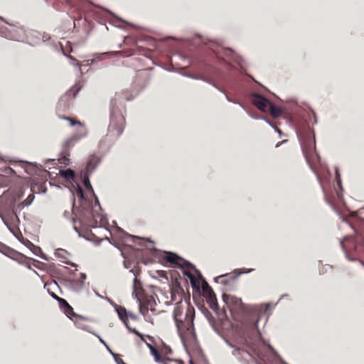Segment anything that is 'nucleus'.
Returning a JSON list of instances; mask_svg holds the SVG:
<instances>
[{
	"mask_svg": "<svg viewBox=\"0 0 364 364\" xmlns=\"http://www.w3.org/2000/svg\"><path fill=\"white\" fill-rule=\"evenodd\" d=\"M173 317L181 336H190L193 333L195 309L189 303H178L173 310Z\"/></svg>",
	"mask_w": 364,
	"mask_h": 364,
	"instance_id": "1",
	"label": "nucleus"
},
{
	"mask_svg": "<svg viewBox=\"0 0 364 364\" xmlns=\"http://www.w3.org/2000/svg\"><path fill=\"white\" fill-rule=\"evenodd\" d=\"M300 140L304 155L311 170L319 179V171L322 168L320 157L316 151V142L314 134L308 129L300 136Z\"/></svg>",
	"mask_w": 364,
	"mask_h": 364,
	"instance_id": "2",
	"label": "nucleus"
},
{
	"mask_svg": "<svg viewBox=\"0 0 364 364\" xmlns=\"http://www.w3.org/2000/svg\"><path fill=\"white\" fill-rule=\"evenodd\" d=\"M223 300L229 309L235 321H242L243 318L250 313V308L242 300L235 296L223 294Z\"/></svg>",
	"mask_w": 364,
	"mask_h": 364,
	"instance_id": "3",
	"label": "nucleus"
},
{
	"mask_svg": "<svg viewBox=\"0 0 364 364\" xmlns=\"http://www.w3.org/2000/svg\"><path fill=\"white\" fill-rule=\"evenodd\" d=\"M58 117L61 119L66 120L69 122L70 126H79L80 129L71 137L68 139L63 144L64 151L63 154L66 155H69L68 151L69 149L74 146L75 142L82 138H85L87 135V130L85 126V124L78 121L75 118H72L70 117H67L65 115H58Z\"/></svg>",
	"mask_w": 364,
	"mask_h": 364,
	"instance_id": "4",
	"label": "nucleus"
},
{
	"mask_svg": "<svg viewBox=\"0 0 364 364\" xmlns=\"http://www.w3.org/2000/svg\"><path fill=\"white\" fill-rule=\"evenodd\" d=\"M125 126V119L120 112H112L108 127V134L117 139L123 132Z\"/></svg>",
	"mask_w": 364,
	"mask_h": 364,
	"instance_id": "5",
	"label": "nucleus"
},
{
	"mask_svg": "<svg viewBox=\"0 0 364 364\" xmlns=\"http://www.w3.org/2000/svg\"><path fill=\"white\" fill-rule=\"evenodd\" d=\"M80 90V87L75 85L73 86L64 95H63L58 102V111H65L69 109L72 101L75 99Z\"/></svg>",
	"mask_w": 364,
	"mask_h": 364,
	"instance_id": "6",
	"label": "nucleus"
},
{
	"mask_svg": "<svg viewBox=\"0 0 364 364\" xmlns=\"http://www.w3.org/2000/svg\"><path fill=\"white\" fill-rule=\"evenodd\" d=\"M138 303L139 311L144 317L148 316L149 310L153 312V314H156L154 307L156 301L152 296L148 295Z\"/></svg>",
	"mask_w": 364,
	"mask_h": 364,
	"instance_id": "7",
	"label": "nucleus"
},
{
	"mask_svg": "<svg viewBox=\"0 0 364 364\" xmlns=\"http://www.w3.org/2000/svg\"><path fill=\"white\" fill-rule=\"evenodd\" d=\"M252 103L262 112H267V109L269 107L271 102L259 94H254Z\"/></svg>",
	"mask_w": 364,
	"mask_h": 364,
	"instance_id": "8",
	"label": "nucleus"
},
{
	"mask_svg": "<svg viewBox=\"0 0 364 364\" xmlns=\"http://www.w3.org/2000/svg\"><path fill=\"white\" fill-rule=\"evenodd\" d=\"M115 310L121 319V321L124 323L126 327L131 331L134 333H136L138 336H141V335L135 329H132L129 326V321H128V312L127 311V309L122 306L117 305L115 306Z\"/></svg>",
	"mask_w": 364,
	"mask_h": 364,
	"instance_id": "9",
	"label": "nucleus"
},
{
	"mask_svg": "<svg viewBox=\"0 0 364 364\" xmlns=\"http://www.w3.org/2000/svg\"><path fill=\"white\" fill-rule=\"evenodd\" d=\"M0 216L7 228L17 226L16 223L18 221V219L14 210H10L6 214H1Z\"/></svg>",
	"mask_w": 364,
	"mask_h": 364,
	"instance_id": "10",
	"label": "nucleus"
},
{
	"mask_svg": "<svg viewBox=\"0 0 364 364\" xmlns=\"http://www.w3.org/2000/svg\"><path fill=\"white\" fill-rule=\"evenodd\" d=\"M256 336V338L253 341H248L246 340V344L247 347L248 348L249 350H251L255 355H257L258 357H260V351H259V343L260 341L259 340V337L260 336L259 333L258 331L254 332Z\"/></svg>",
	"mask_w": 364,
	"mask_h": 364,
	"instance_id": "11",
	"label": "nucleus"
},
{
	"mask_svg": "<svg viewBox=\"0 0 364 364\" xmlns=\"http://www.w3.org/2000/svg\"><path fill=\"white\" fill-rule=\"evenodd\" d=\"M165 259L166 261L171 264L178 265L181 267H192V264L186 261H183V264L179 263V261L181 259L177 255L172 252H167L166 254Z\"/></svg>",
	"mask_w": 364,
	"mask_h": 364,
	"instance_id": "12",
	"label": "nucleus"
},
{
	"mask_svg": "<svg viewBox=\"0 0 364 364\" xmlns=\"http://www.w3.org/2000/svg\"><path fill=\"white\" fill-rule=\"evenodd\" d=\"M132 294L134 298L136 299L138 302L148 296L145 294L141 282L136 278L134 280V289Z\"/></svg>",
	"mask_w": 364,
	"mask_h": 364,
	"instance_id": "13",
	"label": "nucleus"
},
{
	"mask_svg": "<svg viewBox=\"0 0 364 364\" xmlns=\"http://www.w3.org/2000/svg\"><path fill=\"white\" fill-rule=\"evenodd\" d=\"M60 309L62 311L70 318H72L76 313H75L73 308L64 299H57Z\"/></svg>",
	"mask_w": 364,
	"mask_h": 364,
	"instance_id": "14",
	"label": "nucleus"
},
{
	"mask_svg": "<svg viewBox=\"0 0 364 364\" xmlns=\"http://www.w3.org/2000/svg\"><path fill=\"white\" fill-rule=\"evenodd\" d=\"M100 162V159L98 156L95 154L90 155L87 161L85 173H92Z\"/></svg>",
	"mask_w": 364,
	"mask_h": 364,
	"instance_id": "15",
	"label": "nucleus"
},
{
	"mask_svg": "<svg viewBox=\"0 0 364 364\" xmlns=\"http://www.w3.org/2000/svg\"><path fill=\"white\" fill-rule=\"evenodd\" d=\"M71 319L74 321L75 326L78 328H81L85 331H89L90 326L87 324L89 319L87 318L76 314Z\"/></svg>",
	"mask_w": 364,
	"mask_h": 364,
	"instance_id": "16",
	"label": "nucleus"
},
{
	"mask_svg": "<svg viewBox=\"0 0 364 364\" xmlns=\"http://www.w3.org/2000/svg\"><path fill=\"white\" fill-rule=\"evenodd\" d=\"M204 296L206 298L207 303L208 304L210 308L213 311H217L218 309V304L217 301L216 295L213 290L204 294Z\"/></svg>",
	"mask_w": 364,
	"mask_h": 364,
	"instance_id": "17",
	"label": "nucleus"
},
{
	"mask_svg": "<svg viewBox=\"0 0 364 364\" xmlns=\"http://www.w3.org/2000/svg\"><path fill=\"white\" fill-rule=\"evenodd\" d=\"M241 274L240 272L234 271L232 273L226 274L221 275L218 277V281L220 280V282L223 285L230 284V281L227 279V277H231L232 280H235L239 275Z\"/></svg>",
	"mask_w": 364,
	"mask_h": 364,
	"instance_id": "18",
	"label": "nucleus"
},
{
	"mask_svg": "<svg viewBox=\"0 0 364 364\" xmlns=\"http://www.w3.org/2000/svg\"><path fill=\"white\" fill-rule=\"evenodd\" d=\"M80 236L90 241H96L97 237L92 232L91 229H75Z\"/></svg>",
	"mask_w": 364,
	"mask_h": 364,
	"instance_id": "19",
	"label": "nucleus"
},
{
	"mask_svg": "<svg viewBox=\"0 0 364 364\" xmlns=\"http://www.w3.org/2000/svg\"><path fill=\"white\" fill-rule=\"evenodd\" d=\"M10 231L14 234V235L23 244H24L26 246L28 247L29 245H32L31 242L25 239L22 233L21 232V229H9Z\"/></svg>",
	"mask_w": 364,
	"mask_h": 364,
	"instance_id": "20",
	"label": "nucleus"
},
{
	"mask_svg": "<svg viewBox=\"0 0 364 364\" xmlns=\"http://www.w3.org/2000/svg\"><path fill=\"white\" fill-rule=\"evenodd\" d=\"M148 346L150 348L151 353L154 357L156 362L162 363L166 358L162 357L157 349L153 346L148 344Z\"/></svg>",
	"mask_w": 364,
	"mask_h": 364,
	"instance_id": "21",
	"label": "nucleus"
},
{
	"mask_svg": "<svg viewBox=\"0 0 364 364\" xmlns=\"http://www.w3.org/2000/svg\"><path fill=\"white\" fill-rule=\"evenodd\" d=\"M267 112L270 113L271 116L273 118H277L282 114L281 109L279 107L274 106L272 102L267 109Z\"/></svg>",
	"mask_w": 364,
	"mask_h": 364,
	"instance_id": "22",
	"label": "nucleus"
},
{
	"mask_svg": "<svg viewBox=\"0 0 364 364\" xmlns=\"http://www.w3.org/2000/svg\"><path fill=\"white\" fill-rule=\"evenodd\" d=\"M55 255L57 257L61 258L63 259H67L68 258V252L66 250L61 248L55 250ZM63 262L65 261L63 260Z\"/></svg>",
	"mask_w": 364,
	"mask_h": 364,
	"instance_id": "23",
	"label": "nucleus"
},
{
	"mask_svg": "<svg viewBox=\"0 0 364 364\" xmlns=\"http://www.w3.org/2000/svg\"><path fill=\"white\" fill-rule=\"evenodd\" d=\"M184 274L190 279L192 287L198 289L199 284H198L194 275L190 272H184Z\"/></svg>",
	"mask_w": 364,
	"mask_h": 364,
	"instance_id": "24",
	"label": "nucleus"
},
{
	"mask_svg": "<svg viewBox=\"0 0 364 364\" xmlns=\"http://www.w3.org/2000/svg\"><path fill=\"white\" fill-rule=\"evenodd\" d=\"M90 174V173H84L83 183H84V186H85V187L86 188L87 190L91 191L94 193L93 188L92 187V185H91V183L90 182V179H89V175Z\"/></svg>",
	"mask_w": 364,
	"mask_h": 364,
	"instance_id": "25",
	"label": "nucleus"
},
{
	"mask_svg": "<svg viewBox=\"0 0 364 364\" xmlns=\"http://www.w3.org/2000/svg\"><path fill=\"white\" fill-rule=\"evenodd\" d=\"M355 230H358V229ZM355 240L357 244L364 246V232L356 231Z\"/></svg>",
	"mask_w": 364,
	"mask_h": 364,
	"instance_id": "26",
	"label": "nucleus"
},
{
	"mask_svg": "<svg viewBox=\"0 0 364 364\" xmlns=\"http://www.w3.org/2000/svg\"><path fill=\"white\" fill-rule=\"evenodd\" d=\"M61 175L67 179H73L75 176L74 171L70 168L63 171Z\"/></svg>",
	"mask_w": 364,
	"mask_h": 364,
	"instance_id": "27",
	"label": "nucleus"
},
{
	"mask_svg": "<svg viewBox=\"0 0 364 364\" xmlns=\"http://www.w3.org/2000/svg\"><path fill=\"white\" fill-rule=\"evenodd\" d=\"M353 218L355 220V223L356 225H359L364 228V218L360 216L358 213H355L353 214Z\"/></svg>",
	"mask_w": 364,
	"mask_h": 364,
	"instance_id": "28",
	"label": "nucleus"
},
{
	"mask_svg": "<svg viewBox=\"0 0 364 364\" xmlns=\"http://www.w3.org/2000/svg\"><path fill=\"white\" fill-rule=\"evenodd\" d=\"M202 289L204 294L213 290L212 288L208 284V282L203 279H202Z\"/></svg>",
	"mask_w": 364,
	"mask_h": 364,
	"instance_id": "29",
	"label": "nucleus"
},
{
	"mask_svg": "<svg viewBox=\"0 0 364 364\" xmlns=\"http://www.w3.org/2000/svg\"><path fill=\"white\" fill-rule=\"evenodd\" d=\"M163 364H181V362L178 360H173L166 358L162 363Z\"/></svg>",
	"mask_w": 364,
	"mask_h": 364,
	"instance_id": "30",
	"label": "nucleus"
},
{
	"mask_svg": "<svg viewBox=\"0 0 364 364\" xmlns=\"http://www.w3.org/2000/svg\"><path fill=\"white\" fill-rule=\"evenodd\" d=\"M16 260H18L20 262H22V260L24 259L23 255L19 254L16 252H13V256H11Z\"/></svg>",
	"mask_w": 364,
	"mask_h": 364,
	"instance_id": "31",
	"label": "nucleus"
},
{
	"mask_svg": "<svg viewBox=\"0 0 364 364\" xmlns=\"http://www.w3.org/2000/svg\"><path fill=\"white\" fill-rule=\"evenodd\" d=\"M34 198V196L31 194L28 196V198L23 201V203L26 205H30Z\"/></svg>",
	"mask_w": 364,
	"mask_h": 364,
	"instance_id": "32",
	"label": "nucleus"
},
{
	"mask_svg": "<svg viewBox=\"0 0 364 364\" xmlns=\"http://www.w3.org/2000/svg\"><path fill=\"white\" fill-rule=\"evenodd\" d=\"M68 58H69L71 60H73L74 63H76V65H77L79 68H80V67L82 66L81 63H80V62H79V61H77V60L74 57H73L72 55H68Z\"/></svg>",
	"mask_w": 364,
	"mask_h": 364,
	"instance_id": "33",
	"label": "nucleus"
},
{
	"mask_svg": "<svg viewBox=\"0 0 364 364\" xmlns=\"http://www.w3.org/2000/svg\"><path fill=\"white\" fill-rule=\"evenodd\" d=\"M342 200V193L339 191H336V200L337 202H340Z\"/></svg>",
	"mask_w": 364,
	"mask_h": 364,
	"instance_id": "34",
	"label": "nucleus"
},
{
	"mask_svg": "<svg viewBox=\"0 0 364 364\" xmlns=\"http://www.w3.org/2000/svg\"><path fill=\"white\" fill-rule=\"evenodd\" d=\"M92 228H97V225L92 226ZM98 228H107L105 224H104L103 219H101V222Z\"/></svg>",
	"mask_w": 364,
	"mask_h": 364,
	"instance_id": "35",
	"label": "nucleus"
},
{
	"mask_svg": "<svg viewBox=\"0 0 364 364\" xmlns=\"http://www.w3.org/2000/svg\"><path fill=\"white\" fill-rule=\"evenodd\" d=\"M77 193L78 196H80V197L83 198L84 193H83V191H82V188L78 187Z\"/></svg>",
	"mask_w": 364,
	"mask_h": 364,
	"instance_id": "36",
	"label": "nucleus"
},
{
	"mask_svg": "<svg viewBox=\"0 0 364 364\" xmlns=\"http://www.w3.org/2000/svg\"><path fill=\"white\" fill-rule=\"evenodd\" d=\"M323 189H324V188H323ZM323 192H324V193H325V197H326V200L328 201V203L329 204H332V203H333V202L330 200V198H328V196H327V194L326 193L325 190H323Z\"/></svg>",
	"mask_w": 364,
	"mask_h": 364,
	"instance_id": "37",
	"label": "nucleus"
},
{
	"mask_svg": "<svg viewBox=\"0 0 364 364\" xmlns=\"http://www.w3.org/2000/svg\"><path fill=\"white\" fill-rule=\"evenodd\" d=\"M129 317H130L132 319H134V320H135L136 318V316L132 313H128V318Z\"/></svg>",
	"mask_w": 364,
	"mask_h": 364,
	"instance_id": "38",
	"label": "nucleus"
},
{
	"mask_svg": "<svg viewBox=\"0 0 364 364\" xmlns=\"http://www.w3.org/2000/svg\"><path fill=\"white\" fill-rule=\"evenodd\" d=\"M115 360L118 364H126L124 363V361L121 358L117 359L115 358Z\"/></svg>",
	"mask_w": 364,
	"mask_h": 364,
	"instance_id": "39",
	"label": "nucleus"
},
{
	"mask_svg": "<svg viewBox=\"0 0 364 364\" xmlns=\"http://www.w3.org/2000/svg\"><path fill=\"white\" fill-rule=\"evenodd\" d=\"M52 297L54 298L56 301H57V299H62L61 297L57 296L56 294H55L54 293H53L51 294Z\"/></svg>",
	"mask_w": 364,
	"mask_h": 364,
	"instance_id": "40",
	"label": "nucleus"
},
{
	"mask_svg": "<svg viewBox=\"0 0 364 364\" xmlns=\"http://www.w3.org/2000/svg\"><path fill=\"white\" fill-rule=\"evenodd\" d=\"M286 141H287V140H284V141H282V142H279V143L277 144L276 147L279 146V145H280L281 144L284 143V142H286Z\"/></svg>",
	"mask_w": 364,
	"mask_h": 364,
	"instance_id": "41",
	"label": "nucleus"
},
{
	"mask_svg": "<svg viewBox=\"0 0 364 364\" xmlns=\"http://www.w3.org/2000/svg\"><path fill=\"white\" fill-rule=\"evenodd\" d=\"M227 279L230 281V284H231L232 282H233L235 281V280H232L231 277H227Z\"/></svg>",
	"mask_w": 364,
	"mask_h": 364,
	"instance_id": "42",
	"label": "nucleus"
},
{
	"mask_svg": "<svg viewBox=\"0 0 364 364\" xmlns=\"http://www.w3.org/2000/svg\"><path fill=\"white\" fill-rule=\"evenodd\" d=\"M100 341H101L104 345H105V346H106L105 342L102 338H100Z\"/></svg>",
	"mask_w": 364,
	"mask_h": 364,
	"instance_id": "43",
	"label": "nucleus"
},
{
	"mask_svg": "<svg viewBox=\"0 0 364 364\" xmlns=\"http://www.w3.org/2000/svg\"><path fill=\"white\" fill-rule=\"evenodd\" d=\"M253 328H254V329L257 328V323H255L253 324Z\"/></svg>",
	"mask_w": 364,
	"mask_h": 364,
	"instance_id": "44",
	"label": "nucleus"
},
{
	"mask_svg": "<svg viewBox=\"0 0 364 364\" xmlns=\"http://www.w3.org/2000/svg\"><path fill=\"white\" fill-rule=\"evenodd\" d=\"M276 130H277L279 134H281V133H282L281 130H280V129H279L278 128H276Z\"/></svg>",
	"mask_w": 364,
	"mask_h": 364,
	"instance_id": "45",
	"label": "nucleus"
},
{
	"mask_svg": "<svg viewBox=\"0 0 364 364\" xmlns=\"http://www.w3.org/2000/svg\"><path fill=\"white\" fill-rule=\"evenodd\" d=\"M113 230H115L116 232L118 231V230H122V229H117V228H115V229H112Z\"/></svg>",
	"mask_w": 364,
	"mask_h": 364,
	"instance_id": "46",
	"label": "nucleus"
},
{
	"mask_svg": "<svg viewBox=\"0 0 364 364\" xmlns=\"http://www.w3.org/2000/svg\"><path fill=\"white\" fill-rule=\"evenodd\" d=\"M41 257H42L43 259H46V260H47V258H46V256H41Z\"/></svg>",
	"mask_w": 364,
	"mask_h": 364,
	"instance_id": "47",
	"label": "nucleus"
},
{
	"mask_svg": "<svg viewBox=\"0 0 364 364\" xmlns=\"http://www.w3.org/2000/svg\"><path fill=\"white\" fill-rule=\"evenodd\" d=\"M338 183V186H340V188H341V181H339Z\"/></svg>",
	"mask_w": 364,
	"mask_h": 364,
	"instance_id": "48",
	"label": "nucleus"
},
{
	"mask_svg": "<svg viewBox=\"0 0 364 364\" xmlns=\"http://www.w3.org/2000/svg\"><path fill=\"white\" fill-rule=\"evenodd\" d=\"M190 364H194L192 360H190Z\"/></svg>",
	"mask_w": 364,
	"mask_h": 364,
	"instance_id": "49",
	"label": "nucleus"
},
{
	"mask_svg": "<svg viewBox=\"0 0 364 364\" xmlns=\"http://www.w3.org/2000/svg\"><path fill=\"white\" fill-rule=\"evenodd\" d=\"M95 200L97 203H99L97 198L96 197Z\"/></svg>",
	"mask_w": 364,
	"mask_h": 364,
	"instance_id": "50",
	"label": "nucleus"
},
{
	"mask_svg": "<svg viewBox=\"0 0 364 364\" xmlns=\"http://www.w3.org/2000/svg\"><path fill=\"white\" fill-rule=\"evenodd\" d=\"M106 348L108 349V350H110V348H109L108 346H106Z\"/></svg>",
	"mask_w": 364,
	"mask_h": 364,
	"instance_id": "51",
	"label": "nucleus"
},
{
	"mask_svg": "<svg viewBox=\"0 0 364 364\" xmlns=\"http://www.w3.org/2000/svg\"><path fill=\"white\" fill-rule=\"evenodd\" d=\"M106 348L108 349V350H110V348H109L108 346H106Z\"/></svg>",
	"mask_w": 364,
	"mask_h": 364,
	"instance_id": "52",
	"label": "nucleus"
},
{
	"mask_svg": "<svg viewBox=\"0 0 364 364\" xmlns=\"http://www.w3.org/2000/svg\"><path fill=\"white\" fill-rule=\"evenodd\" d=\"M106 348L108 349V350H110V348H109L108 346H106Z\"/></svg>",
	"mask_w": 364,
	"mask_h": 364,
	"instance_id": "53",
	"label": "nucleus"
},
{
	"mask_svg": "<svg viewBox=\"0 0 364 364\" xmlns=\"http://www.w3.org/2000/svg\"><path fill=\"white\" fill-rule=\"evenodd\" d=\"M34 253H35L36 255H38V250H36V252H34Z\"/></svg>",
	"mask_w": 364,
	"mask_h": 364,
	"instance_id": "54",
	"label": "nucleus"
},
{
	"mask_svg": "<svg viewBox=\"0 0 364 364\" xmlns=\"http://www.w3.org/2000/svg\"><path fill=\"white\" fill-rule=\"evenodd\" d=\"M65 1H67V2L69 1V0H65Z\"/></svg>",
	"mask_w": 364,
	"mask_h": 364,
	"instance_id": "55",
	"label": "nucleus"
}]
</instances>
